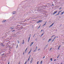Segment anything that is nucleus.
<instances>
[{"mask_svg":"<svg viewBox=\"0 0 64 64\" xmlns=\"http://www.w3.org/2000/svg\"><path fill=\"white\" fill-rule=\"evenodd\" d=\"M62 8L61 7L60 8H59V10H60V9H62Z\"/></svg>","mask_w":64,"mask_h":64,"instance_id":"nucleus-30","label":"nucleus"},{"mask_svg":"<svg viewBox=\"0 0 64 64\" xmlns=\"http://www.w3.org/2000/svg\"><path fill=\"white\" fill-rule=\"evenodd\" d=\"M48 46V45H46V46Z\"/></svg>","mask_w":64,"mask_h":64,"instance_id":"nucleus-54","label":"nucleus"},{"mask_svg":"<svg viewBox=\"0 0 64 64\" xmlns=\"http://www.w3.org/2000/svg\"><path fill=\"white\" fill-rule=\"evenodd\" d=\"M55 36V35H53L51 36V38H52V37H54V36Z\"/></svg>","mask_w":64,"mask_h":64,"instance_id":"nucleus-18","label":"nucleus"},{"mask_svg":"<svg viewBox=\"0 0 64 64\" xmlns=\"http://www.w3.org/2000/svg\"><path fill=\"white\" fill-rule=\"evenodd\" d=\"M24 52L23 53V55H24Z\"/></svg>","mask_w":64,"mask_h":64,"instance_id":"nucleus-46","label":"nucleus"},{"mask_svg":"<svg viewBox=\"0 0 64 64\" xmlns=\"http://www.w3.org/2000/svg\"><path fill=\"white\" fill-rule=\"evenodd\" d=\"M16 13L14 12L12 13L13 14H15Z\"/></svg>","mask_w":64,"mask_h":64,"instance_id":"nucleus-34","label":"nucleus"},{"mask_svg":"<svg viewBox=\"0 0 64 64\" xmlns=\"http://www.w3.org/2000/svg\"><path fill=\"white\" fill-rule=\"evenodd\" d=\"M16 29H17V28H16Z\"/></svg>","mask_w":64,"mask_h":64,"instance_id":"nucleus-58","label":"nucleus"},{"mask_svg":"<svg viewBox=\"0 0 64 64\" xmlns=\"http://www.w3.org/2000/svg\"><path fill=\"white\" fill-rule=\"evenodd\" d=\"M36 50H37V49H35V50L33 51V52H35Z\"/></svg>","mask_w":64,"mask_h":64,"instance_id":"nucleus-17","label":"nucleus"},{"mask_svg":"<svg viewBox=\"0 0 64 64\" xmlns=\"http://www.w3.org/2000/svg\"><path fill=\"white\" fill-rule=\"evenodd\" d=\"M18 64H20V62H19V63Z\"/></svg>","mask_w":64,"mask_h":64,"instance_id":"nucleus-57","label":"nucleus"},{"mask_svg":"<svg viewBox=\"0 0 64 64\" xmlns=\"http://www.w3.org/2000/svg\"><path fill=\"white\" fill-rule=\"evenodd\" d=\"M25 22V20L24 22Z\"/></svg>","mask_w":64,"mask_h":64,"instance_id":"nucleus-35","label":"nucleus"},{"mask_svg":"<svg viewBox=\"0 0 64 64\" xmlns=\"http://www.w3.org/2000/svg\"><path fill=\"white\" fill-rule=\"evenodd\" d=\"M40 50V48H39L38 49V51H39Z\"/></svg>","mask_w":64,"mask_h":64,"instance_id":"nucleus-43","label":"nucleus"},{"mask_svg":"<svg viewBox=\"0 0 64 64\" xmlns=\"http://www.w3.org/2000/svg\"><path fill=\"white\" fill-rule=\"evenodd\" d=\"M28 49V48H26V49L25 50V52L26 53V51H27V49Z\"/></svg>","mask_w":64,"mask_h":64,"instance_id":"nucleus-12","label":"nucleus"},{"mask_svg":"<svg viewBox=\"0 0 64 64\" xmlns=\"http://www.w3.org/2000/svg\"><path fill=\"white\" fill-rule=\"evenodd\" d=\"M53 60V58H51L50 59V60H51V61H52V60Z\"/></svg>","mask_w":64,"mask_h":64,"instance_id":"nucleus-22","label":"nucleus"},{"mask_svg":"<svg viewBox=\"0 0 64 64\" xmlns=\"http://www.w3.org/2000/svg\"><path fill=\"white\" fill-rule=\"evenodd\" d=\"M35 34H34L33 36V37H34V36H35Z\"/></svg>","mask_w":64,"mask_h":64,"instance_id":"nucleus-42","label":"nucleus"},{"mask_svg":"<svg viewBox=\"0 0 64 64\" xmlns=\"http://www.w3.org/2000/svg\"><path fill=\"white\" fill-rule=\"evenodd\" d=\"M32 59H33V58H32Z\"/></svg>","mask_w":64,"mask_h":64,"instance_id":"nucleus-53","label":"nucleus"},{"mask_svg":"<svg viewBox=\"0 0 64 64\" xmlns=\"http://www.w3.org/2000/svg\"><path fill=\"white\" fill-rule=\"evenodd\" d=\"M30 36L28 38V42H29V40H30V37H31V34H30Z\"/></svg>","mask_w":64,"mask_h":64,"instance_id":"nucleus-2","label":"nucleus"},{"mask_svg":"<svg viewBox=\"0 0 64 64\" xmlns=\"http://www.w3.org/2000/svg\"><path fill=\"white\" fill-rule=\"evenodd\" d=\"M18 28H19V27Z\"/></svg>","mask_w":64,"mask_h":64,"instance_id":"nucleus-60","label":"nucleus"},{"mask_svg":"<svg viewBox=\"0 0 64 64\" xmlns=\"http://www.w3.org/2000/svg\"><path fill=\"white\" fill-rule=\"evenodd\" d=\"M60 64H62V63L61 62Z\"/></svg>","mask_w":64,"mask_h":64,"instance_id":"nucleus-51","label":"nucleus"},{"mask_svg":"<svg viewBox=\"0 0 64 64\" xmlns=\"http://www.w3.org/2000/svg\"><path fill=\"white\" fill-rule=\"evenodd\" d=\"M26 63H27V62L26 61L25 63H24V64H26Z\"/></svg>","mask_w":64,"mask_h":64,"instance_id":"nucleus-32","label":"nucleus"},{"mask_svg":"<svg viewBox=\"0 0 64 64\" xmlns=\"http://www.w3.org/2000/svg\"><path fill=\"white\" fill-rule=\"evenodd\" d=\"M57 38H58V36H57Z\"/></svg>","mask_w":64,"mask_h":64,"instance_id":"nucleus-50","label":"nucleus"},{"mask_svg":"<svg viewBox=\"0 0 64 64\" xmlns=\"http://www.w3.org/2000/svg\"><path fill=\"white\" fill-rule=\"evenodd\" d=\"M46 23H47V22H46L43 25V26H44V25H46Z\"/></svg>","mask_w":64,"mask_h":64,"instance_id":"nucleus-13","label":"nucleus"},{"mask_svg":"<svg viewBox=\"0 0 64 64\" xmlns=\"http://www.w3.org/2000/svg\"><path fill=\"white\" fill-rule=\"evenodd\" d=\"M17 41H18V43H20L19 41L18 40Z\"/></svg>","mask_w":64,"mask_h":64,"instance_id":"nucleus-25","label":"nucleus"},{"mask_svg":"<svg viewBox=\"0 0 64 64\" xmlns=\"http://www.w3.org/2000/svg\"><path fill=\"white\" fill-rule=\"evenodd\" d=\"M42 31H43V30H41V31L40 32H41Z\"/></svg>","mask_w":64,"mask_h":64,"instance_id":"nucleus-36","label":"nucleus"},{"mask_svg":"<svg viewBox=\"0 0 64 64\" xmlns=\"http://www.w3.org/2000/svg\"><path fill=\"white\" fill-rule=\"evenodd\" d=\"M42 61H41L40 62V64H42Z\"/></svg>","mask_w":64,"mask_h":64,"instance_id":"nucleus-27","label":"nucleus"},{"mask_svg":"<svg viewBox=\"0 0 64 64\" xmlns=\"http://www.w3.org/2000/svg\"><path fill=\"white\" fill-rule=\"evenodd\" d=\"M36 41V40H35Z\"/></svg>","mask_w":64,"mask_h":64,"instance_id":"nucleus-62","label":"nucleus"},{"mask_svg":"<svg viewBox=\"0 0 64 64\" xmlns=\"http://www.w3.org/2000/svg\"><path fill=\"white\" fill-rule=\"evenodd\" d=\"M13 27H12L10 28V29H11V30H13V29H14V28H13Z\"/></svg>","mask_w":64,"mask_h":64,"instance_id":"nucleus-6","label":"nucleus"},{"mask_svg":"<svg viewBox=\"0 0 64 64\" xmlns=\"http://www.w3.org/2000/svg\"><path fill=\"white\" fill-rule=\"evenodd\" d=\"M56 37H57V36H56L54 37V38L52 40V41L53 42V41H54V40H55V39L56 38Z\"/></svg>","mask_w":64,"mask_h":64,"instance_id":"nucleus-7","label":"nucleus"},{"mask_svg":"<svg viewBox=\"0 0 64 64\" xmlns=\"http://www.w3.org/2000/svg\"><path fill=\"white\" fill-rule=\"evenodd\" d=\"M33 43H34V42H31V43L30 44V46H31L33 44Z\"/></svg>","mask_w":64,"mask_h":64,"instance_id":"nucleus-4","label":"nucleus"},{"mask_svg":"<svg viewBox=\"0 0 64 64\" xmlns=\"http://www.w3.org/2000/svg\"><path fill=\"white\" fill-rule=\"evenodd\" d=\"M9 63H10V62H8V64H9Z\"/></svg>","mask_w":64,"mask_h":64,"instance_id":"nucleus-44","label":"nucleus"},{"mask_svg":"<svg viewBox=\"0 0 64 64\" xmlns=\"http://www.w3.org/2000/svg\"><path fill=\"white\" fill-rule=\"evenodd\" d=\"M14 31H15V30H13L12 31V32H14Z\"/></svg>","mask_w":64,"mask_h":64,"instance_id":"nucleus-38","label":"nucleus"},{"mask_svg":"<svg viewBox=\"0 0 64 64\" xmlns=\"http://www.w3.org/2000/svg\"><path fill=\"white\" fill-rule=\"evenodd\" d=\"M45 7V6H43V7Z\"/></svg>","mask_w":64,"mask_h":64,"instance_id":"nucleus-55","label":"nucleus"},{"mask_svg":"<svg viewBox=\"0 0 64 64\" xmlns=\"http://www.w3.org/2000/svg\"><path fill=\"white\" fill-rule=\"evenodd\" d=\"M36 41V40H35Z\"/></svg>","mask_w":64,"mask_h":64,"instance_id":"nucleus-61","label":"nucleus"},{"mask_svg":"<svg viewBox=\"0 0 64 64\" xmlns=\"http://www.w3.org/2000/svg\"><path fill=\"white\" fill-rule=\"evenodd\" d=\"M57 12V11H54L53 14V15H54L55 14H56Z\"/></svg>","mask_w":64,"mask_h":64,"instance_id":"nucleus-5","label":"nucleus"},{"mask_svg":"<svg viewBox=\"0 0 64 64\" xmlns=\"http://www.w3.org/2000/svg\"><path fill=\"white\" fill-rule=\"evenodd\" d=\"M30 59V58H28V61H29V60Z\"/></svg>","mask_w":64,"mask_h":64,"instance_id":"nucleus-29","label":"nucleus"},{"mask_svg":"<svg viewBox=\"0 0 64 64\" xmlns=\"http://www.w3.org/2000/svg\"><path fill=\"white\" fill-rule=\"evenodd\" d=\"M59 14H60V13H58V14H56V16H57V15H59Z\"/></svg>","mask_w":64,"mask_h":64,"instance_id":"nucleus-21","label":"nucleus"},{"mask_svg":"<svg viewBox=\"0 0 64 64\" xmlns=\"http://www.w3.org/2000/svg\"><path fill=\"white\" fill-rule=\"evenodd\" d=\"M20 24V25H21V24Z\"/></svg>","mask_w":64,"mask_h":64,"instance_id":"nucleus-48","label":"nucleus"},{"mask_svg":"<svg viewBox=\"0 0 64 64\" xmlns=\"http://www.w3.org/2000/svg\"><path fill=\"white\" fill-rule=\"evenodd\" d=\"M6 21V20H3V21H2V22H5Z\"/></svg>","mask_w":64,"mask_h":64,"instance_id":"nucleus-16","label":"nucleus"},{"mask_svg":"<svg viewBox=\"0 0 64 64\" xmlns=\"http://www.w3.org/2000/svg\"><path fill=\"white\" fill-rule=\"evenodd\" d=\"M60 16H59V18H60Z\"/></svg>","mask_w":64,"mask_h":64,"instance_id":"nucleus-56","label":"nucleus"},{"mask_svg":"<svg viewBox=\"0 0 64 64\" xmlns=\"http://www.w3.org/2000/svg\"><path fill=\"white\" fill-rule=\"evenodd\" d=\"M52 48H51L50 49V51L52 49Z\"/></svg>","mask_w":64,"mask_h":64,"instance_id":"nucleus-39","label":"nucleus"},{"mask_svg":"<svg viewBox=\"0 0 64 64\" xmlns=\"http://www.w3.org/2000/svg\"><path fill=\"white\" fill-rule=\"evenodd\" d=\"M39 61H38L37 62V64H38V63H39Z\"/></svg>","mask_w":64,"mask_h":64,"instance_id":"nucleus-28","label":"nucleus"},{"mask_svg":"<svg viewBox=\"0 0 64 64\" xmlns=\"http://www.w3.org/2000/svg\"><path fill=\"white\" fill-rule=\"evenodd\" d=\"M59 56H60V54H59V55H58V56L57 57V58H58L59 57Z\"/></svg>","mask_w":64,"mask_h":64,"instance_id":"nucleus-19","label":"nucleus"},{"mask_svg":"<svg viewBox=\"0 0 64 64\" xmlns=\"http://www.w3.org/2000/svg\"><path fill=\"white\" fill-rule=\"evenodd\" d=\"M56 60V59H54V61H55Z\"/></svg>","mask_w":64,"mask_h":64,"instance_id":"nucleus-41","label":"nucleus"},{"mask_svg":"<svg viewBox=\"0 0 64 64\" xmlns=\"http://www.w3.org/2000/svg\"><path fill=\"white\" fill-rule=\"evenodd\" d=\"M30 20V19H29V20Z\"/></svg>","mask_w":64,"mask_h":64,"instance_id":"nucleus-47","label":"nucleus"},{"mask_svg":"<svg viewBox=\"0 0 64 64\" xmlns=\"http://www.w3.org/2000/svg\"><path fill=\"white\" fill-rule=\"evenodd\" d=\"M31 57V56H29V58H30V57Z\"/></svg>","mask_w":64,"mask_h":64,"instance_id":"nucleus-45","label":"nucleus"},{"mask_svg":"<svg viewBox=\"0 0 64 64\" xmlns=\"http://www.w3.org/2000/svg\"><path fill=\"white\" fill-rule=\"evenodd\" d=\"M44 34V33H42V36Z\"/></svg>","mask_w":64,"mask_h":64,"instance_id":"nucleus-24","label":"nucleus"},{"mask_svg":"<svg viewBox=\"0 0 64 64\" xmlns=\"http://www.w3.org/2000/svg\"><path fill=\"white\" fill-rule=\"evenodd\" d=\"M61 12V11H59L58 12V13H60V12Z\"/></svg>","mask_w":64,"mask_h":64,"instance_id":"nucleus-33","label":"nucleus"},{"mask_svg":"<svg viewBox=\"0 0 64 64\" xmlns=\"http://www.w3.org/2000/svg\"><path fill=\"white\" fill-rule=\"evenodd\" d=\"M18 44H17L16 45V48H18Z\"/></svg>","mask_w":64,"mask_h":64,"instance_id":"nucleus-20","label":"nucleus"},{"mask_svg":"<svg viewBox=\"0 0 64 64\" xmlns=\"http://www.w3.org/2000/svg\"><path fill=\"white\" fill-rule=\"evenodd\" d=\"M52 6H54V4H52Z\"/></svg>","mask_w":64,"mask_h":64,"instance_id":"nucleus-52","label":"nucleus"},{"mask_svg":"<svg viewBox=\"0 0 64 64\" xmlns=\"http://www.w3.org/2000/svg\"><path fill=\"white\" fill-rule=\"evenodd\" d=\"M62 43H64V42H63Z\"/></svg>","mask_w":64,"mask_h":64,"instance_id":"nucleus-59","label":"nucleus"},{"mask_svg":"<svg viewBox=\"0 0 64 64\" xmlns=\"http://www.w3.org/2000/svg\"><path fill=\"white\" fill-rule=\"evenodd\" d=\"M36 50H37V46H36Z\"/></svg>","mask_w":64,"mask_h":64,"instance_id":"nucleus-37","label":"nucleus"},{"mask_svg":"<svg viewBox=\"0 0 64 64\" xmlns=\"http://www.w3.org/2000/svg\"><path fill=\"white\" fill-rule=\"evenodd\" d=\"M42 20H38V21L36 22V23H39L40 22H42Z\"/></svg>","mask_w":64,"mask_h":64,"instance_id":"nucleus-1","label":"nucleus"},{"mask_svg":"<svg viewBox=\"0 0 64 64\" xmlns=\"http://www.w3.org/2000/svg\"><path fill=\"white\" fill-rule=\"evenodd\" d=\"M4 55V53L2 54H1V56H3Z\"/></svg>","mask_w":64,"mask_h":64,"instance_id":"nucleus-23","label":"nucleus"},{"mask_svg":"<svg viewBox=\"0 0 64 64\" xmlns=\"http://www.w3.org/2000/svg\"><path fill=\"white\" fill-rule=\"evenodd\" d=\"M18 26H20L18 25V26H16V27H18Z\"/></svg>","mask_w":64,"mask_h":64,"instance_id":"nucleus-49","label":"nucleus"},{"mask_svg":"<svg viewBox=\"0 0 64 64\" xmlns=\"http://www.w3.org/2000/svg\"><path fill=\"white\" fill-rule=\"evenodd\" d=\"M31 50H31L30 51V52H28V54H30V53L31 52Z\"/></svg>","mask_w":64,"mask_h":64,"instance_id":"nucleus-14","label":"nucleus"},{"mask_svg":"<svg viewBox=\"0 0 64 64\" xmlns=\"http://www.w3.org/2000/svg\"><path fill=\"white\" fill-rule=\"evenodd\" d=\"M40 26H38V29H39V28H40Z\"/></svg>","mask_w":64,"mask_h":64,"instance_id":"nucleus-31","label":"nucleus"},{"mask_svg":"<svg viewBox=\"0 0 64 64\" xmlns=\"http://www.w3.org/2000/svg\"><path fill=\"white\" fill-rule=\"evenodd\" d=\"M24 44V40H22V44Z\"/></svg>","mask_w":64,"mask_h":64,"instance_id":"nucleus-9","label":"nucleus"},{"mask_svg":"<svg viewBox=\"0 0 64 64\" xmlns=\"http://www.w3.org/2000/svg\"><path fill=\"white\" fill-rule=\"evenodd\" d=\"M32 60H31L30 61V63H32Z\"/></svg>","mask_w":64,"mask_h":64,"instance_id":"nucleus-26","label":"nucleus"},{"mask_svg":"<svg viewBox=\"0 0 64 64\" xmlns=\"http://www.w3.org/2000/svg\"><path fill=\"white\" fill-rule=\"evenodd\" d=\"M61 47V45H60L58 47V50H59V48Z\"/></svg>","mask_w":64,"mask_h":64,"instance_id":"nucleus-11","label":"nucleus"},{"mask_svg":"<svg viewBox=\"0 0 64 64\" xmlns=\"http://www.w3.org/2000/svg\"><path fill=\"white\" fill-rule=\"evenodd\" d=\"M51 38H50L48 40V42H49L50 41H51Z\"/></svg>","mask_w":64,"mask_h":64,"instance_id":"nucleus-10","label":"nucleus"},{"mask_svg":"<svg viewBox=\"0 0 64 64\" xmlns=\"http://www.w3.org/2000/svg\"><path fill=\"white\" fill-rule=\"evenodd\" d=\"M64 13V11L61 12V14H62V15H63V14Z\"/></svg>","mask_w":64,"mask_h":64,"instance_id":"nucleus-15","label":"nucleus"},{"mask_svg":"<svg viewBox=\"0 0 64 64\" xmlns=\"http://www.w3.org/2000/svg\"><path fill=\"white\" fill-rule=\"evenodd\" d=\"M54 22L51 25H50V26H49V28L51 27H52V26L53 25H54Z\"/></svg>","mask_w":64,"mask_h":64,"instance_id":"nucleus-3","label":"nucleus"},{"mask_svg":"<svg viewBox=\"0 0 64 64\" xmlns=\"http://www.w3.org/2000/svg\"><path fill=\"white\" fill-rule=\"evenodd\" d=\"M0 45L2 46H4V45H3V43H0Z\"/></svg>","mask_w":64,"mask_h":64,"instance_id":"nucleus-8","label":"nucleus"},{"mask_svg":"<svg viewBox=\"0 0 64 64\" xmlns=\"http://www.w3.org/2000/svg\"><path fill=\"white\" fill-rule=\"evenodd\" d=\"M45 58V56H44L42 58V59H44Z\"/></svg>","mask_w":64,"mask_h":64,"instance_id":"nucleus-40","label":"nucleus"}]
</instances>
